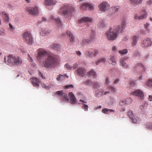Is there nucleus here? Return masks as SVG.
Instances as JSON below:
<instances>
[{
    "label": "nucleus",
    "mask_w": 152,
    "mask_h": 152,
    "mask_svg": "<svg viewBox=\"0 0 152 152\" xmlns=\"http://www.w3.org/2000/svg\"><path fill=\"white\" fill-rule=\"evenodd\" d=\"M126 26V20H124L122 21L121 26L119 25H117L114 26L113 29L110 28V30L106 33L107 39L112 41L115 40L118 36L119 33L122 32Z\"/></svg>",
    "instance_id": "f257e3e1"
},
{
    "label": "nucleus",
    "mask_w": 152,
    "mask_h": 152,
    "mask_svg": "<svg viewBox=\"0 0 152 152\" xmlns=\"http://www.w3.org/2000/svg\"><path fill=\"white\" fill-rule=\"evenodd\" d=\"M58 58L55 55L49 54L45 60L41 62L42 66L47 68L55 67L57 64Z\"/></svg>",
    "instance_id": "f03ea898"
},
{
    "label": "nucleus",
    "mask_w": 152,
    "mask_h": 152,
    "mask_svg": "<svg viewBox=\"0 0 152 152\" xmlns=\"http://www.w3.org/2000/svg\"><path fill=\"white\" fill-rule=\"evenodd\" d=\"M7 62L8 65L10 66H18L22 64L23 61L19 56L9 55L7 57Z\"/></svg>",
    "instance_id": "7ed1b4c3"
},
{
    "label": "nucleus",
    "mask_w": 152,
    "mask_h": 152,
    "mask_svg": "<svg viewBox=\"0 0 152 152\" xmlns=\"http://www.w3.org/2000/svg\"><path fill=\"white\" fill-rule=\"evenodd\" d=\"M23 40L28 44L31 45L33 42V39L31 33L28 32H24L22 35Z\"/></svg>",
    "instance_id": "20e7f679"
},
{
    "label": "nucleus",
    "mask_w": 152,
    "mask_h": 152,
    "mask_svg": "<svg viewBox=\"0 0 152 152\" xmlns=\"http://www.w3.org/2000/svg\"><path fill=\"white\" fill-rule=\"evenodd\" d=\"M110 5L107 2L104 1L98 5L99 10L101 12H105L110 8Z\"/></svg>",
    "instance_id": "39448f33"
},
{
    "label": "nucleus",
    "mask_w": 152,
    "mask_h": 152,
    "mask_svg": "<svg viewBox=\"0 0 152 152\" xmlns=\"http://www.w3.org/2000/svg\"><path fill=\"white\" fill-rule=\"evenodd\" d=\"M99 51L96 49L94 50H86L85 53V55L86 56L90 57H95L98 54Z\"/></svg>",
    "instance_id": "423d86ee"
},
{
    "label": "nucleus",
    "mask_w": 152,
    "mask_h": 152,
    "mask_svg": "<svg viewBox=\"0 0 152 152\" xmlns=\"http://www.w3.org/2000/svg\"><path fill=\"white\" fill-rule=\"evenodd\" d=\"M26 10L29 14L33 15H37L39 13L38 8L37 6L27 7Z\"/></svg>",
    "instance_id": "0eeeda50"
},
{
    "label": "nucleus",
    "mask_w": 152,
    "mask_h": 152,
    "mask_svg": "<svg viewBox=\"0 0 152 152\" xmlns=\"http://www.w3.org/2000/svg\"><path fill=\"white\" fill-rule=\"evenodd\" d=\"M152 44V42L150 38H147L142 41L141 45L142 47L147 48L151 46Z\"/></svg>",
    "instance_id": "6e6552de"
},
{
    "label": "nucleus",
    "mask_w": 152,
    "mask_h": 152,
    "mask_svg": "<svg viewBox=\"0 0 152 152\" xmlns=\"http://www.w3.org/2000/svg\"><path fill=\"white\" fill-rule=\"evenodd\" d=\"M37 54L38 57L39 58L48 56L49 54L46 50L42 48H40L37 50Z\"/></svg>",
    "instance_id": "1a4fd4ad"
},
{
    "label": "nucleus",
    "mask_w": 152,
    "mask_h": 152,
    "mask_svg": "<svg viewBox=\"0 0 152 152\" xmlns=\"http://www.w3.org/2000/svg\"><path fill=\"white\" fill-rule=\"evenodd\" d=\"M131 94L135 96L140 97L141 99L143 98L144 95L142 91L140 90H137L133 91Z\"/></svg>",
    "instance_id": "9d476101"
},
{
    "label": "nucleus",
    "mask_w": 152,
    "mask_h": 152,
    "mask_svg": "<svg viewBox=\"0 0 152 152\" xmlns=\"http://www.w3.org/2000/svg\"><path fill=\"white\" fill-rule=\"evenodd\" d=\"M67 16L71 17L75 12V9L73 5H67Z\"/></svg>",
    "instance_id": "9b49d317"
},
{
    "label": "nucleus",
    "mask_w": 152,
    "mask_h": 152,
    "mask_svg": "<svg viewBox=\"0 0 152 152\" xmlns=\"http://www.w3.org/2000/svg\"><path fill=\"white\" fill-rule=\"evenodd\" d=\"M87 8L89 10H92L94 9V6L91 4L87 3L82 4L81 6L80 9L82 10H85Z\"/></svg>",
    "instance_id": "f8f14e48"
},
{
    "label": "nucleus",
    "mask_w": 152,
    "mask_h": 152,
    "mask_svg": "<svg viewBox=\"0 0 152 152\" xmlns=\"http://www.w3.org/2000/svg\"><path fill=\"white\" fill-rule=\"evenodd\" d=\"M142 13L141 15L138 16L137 14L134 15V18L135 19L141 20L147 17V14L145 10L142 11Z\"/></svg>",
    "instance_id": "ddd939ff"
},
{
    "label": "nucleus",
    "mask_w": 152,
    "mask_h": 152,
    "mask_svg": "<svg viewBox=\"0 0 152 152\" xmlns=\"http://www.w3.org/2000/svg\"><path fill=\"white\" fill-rule=\"evenodd\" d=\"M92 21V18L87 17H84L78 20V22L79 23H82L91 22Z\"/></svg>",
    "instance_id": "4468645a"
},
{
    "label": "nucleus",
    "mask_w": 152,
    "mask_h": 152,
    "mask_svg": "<svg viewBox=\"0 0 152 152\" xmlns=\"http://www.w3.org/2000/svg\"><path fill=\"white\" fill-rule=\"evenodd\" d=\"M59 15L64 16L66 14V6L64 5L62 6L58 12Z\"/></svg>",
    "instance_id": "2eb2a0df"
},
{
    "label": "nucleus",
    "mask_w": 152,
    "mask_h": 152,
    "mask_svg": "<svg viewBox=\"0 0 152 152\" xmlns=\"http://www.w3.org/2000/svg\"><path fill=\"white\" fill-rule=\"evenodd\" d=\"M56 94L61 96L62 100L65 101L66 100V95L65 93H64L63 91H58L56 92Z\"/></svg>",
    "instance_id": "dca6fc26"
},
{
    "label": "nucleus",
    "mask_w": 152,
    "mask_h": 152,
    "mask_svg": "<svg viewBox=\"0 0 152 152\" xmlns=\"http://www.w3.org/2000/svg\"><path fill=\"white\" fill-rule=\"evenodd\" d=\"M128 115L131 119L133 123L136 124L137 123V120L136 118H134V116L132 111L131 110L129 111L128 113Z\"/></svg>",
    "instance_id": "f3484780"
},
{
    "label": "nucleus",
    "mask_w": 152,
    "mask_h": 152,
    "mask_svg": "<svg viewBox=\"0 0 152 152\" xmlns=\"http://www.w3.org/2000/svg\"><path fill=\"white\" fill-rule=\"evenodd\" d=\"M69 97L70 99V102L72 104H74L76 102V99L75 96L72 92L69 93Z\"/></svg>",
    "instance_id": "a211bd4d"
},
{
    "label": "nucleus",
    "mask_w": 152,
    "mask_h": 152,
    "mask_svg": "<svg viewBox=\"0 0 152 152\" xmlns=\"http://www.w3.org/2000/svg\"><path fill=\"white\" fill-rule=\"evenodd\" d=\"M40 80L37 77H33L32 78L31 83L34 86L38 87L39 86Z\"/></svg>",
    "instance_id": "6ab92c4d"
},
{
    "label": "nucleus",
    "mask_w": 152,
    "mask_h": 152,
    "mask_svg": "<svg viewBox=\"0 0 152 152\" xmlns=\"http://www.w3.org/2000/svg\"><path fill=\"white\" fill-rule=\"evenodd\" d=\"M0 15L1 16L4 21L8 22L9 20V18L8 15L4 11H2L0 13Z\"/></svg>",
    "instance_id": "aec40b11"
},
{
    "label": "nucleus",
    "mask_w": 152,
    "mask_h": 152,
    "mask_svg": "<svg viewBox=\"0 0 152 152\" xmlns=\"http://www.w3.org/2000/svg\"><path fill=\"white\" fill-rule=\"evenodd\" d=\"M86 72V70L84 68H80L77 70V73L82 77L85 76Z\"/></svg>",
    "instance_id": "412c9836"
},
{
    "label": "nucleus",
    "mask_w": 152,
    "mask_h": 152,
    "mask_svg": "<svg viewBox=\"0 0 152 152\" xmlns=\"http://www.w3.org/2000/svg\"><path fill=\"white\" fill-rule=\"evenodd\" d=\"M44 4L46 6L55 5L56 2L53 0H44Z\"/></svg>",
    "instance_id": "4be33fe9"
},
{
    "label": "nucleus",
    "mask_w": 152,
    "mask_h": 152,
    "mask_svg": "<svg viewBox=\"0 0 152 152\" xmlns=\"http://www.w3.org/2000/svg\"><path fill=\"white\" fill-rule=\"evenodd\" d=\"M132 101L131 98H127L125 100H121L119 102V104L121 106H123L125 104H130Z\"/></svg>",
    "instance_id": "5701e85b"
},
{
    "label": "nucleus",
    "mask_w": 152,
    "mask_h": 152,
    "mask_svg": "<svg viewBox=\"0 0 152 152\" xmlns=\"http://www.w3.org/2000/svg\"><path fill=\"white\" fill-rule=\"evenodd\" d=\"M67 35L71 42H73L75 40V37L73 34L69 31H67Z\"/></svg>",
    "instance_id": "b1692460"
},
{
    "label": "nucleus",
    "mask_w": 152,
    "mask_h": 152,
    "mask_svg": "<svg viewBox=\"0 0 152 152\" xmlns=\"http://www.w3.org/2000/svg\"><path fill=\"white\" fill-rule=\"evenodd\" d=\"M131 4L135 6L141 4L143 0H130Z\"/></svg>",
    "instance_id": "393cba45"
},
{
    "label": "nucleus",
    "mask_w": 152,
    "mask_h": 152,
    "mask_svg": "<svg viewBox=\"0 0 152 152\" xmlns=\"http://www.w3.org/2000/svg\"><path fill=\"white\" fill-rule=\"evenodd\" d=\"M138 39V37L136 35L134 36L132 38V47L135 46L136 44Z\"/></svg>",
    "instance_id": "a878e982"
},
{
    "label": "nucleus",
    "mask_w": 152,
    "mask_h": 152,
    "mask_svg": "<svg viewBox=\"0 0 152 152\" xmlns=\"http://www.w3.org/2000/svg\"><path fill=\"white\" fill-rule=\"evenodd\" d=\"M128 58L126 57L125 58H124L122 59L121 61V64L122 65L124 68H128V66L126 64L125 62L126 60V59H127Z\"/></svg>",
    "instance_id": "bb28decb"
},
{
    "label": "nucleus",
    "mask_w": 152,
    "mask_h": 152,
    "mask_svg": "<svg viewBox=\"0 0 152 152\" xmlns=\"http://www.w3.org/2000/svg\"><path fill=\"white\" fill-rule=\"evenodd\" d=\"M51 48L56 50H58L60 48V46L58 44H53L51 45Z\"/></svg>",
    "instance_id": "cd10ccee"
},
{
    "label": "nucleus",
    "mask_w": 152,
    "mask_h": 152,
    "mask_svg": "<svg viewBox=\"0 0 152 152\" xmlns=\"http://www.w3.org/2000/svg\"><path fill=\"white\" fill-rule=\"evenodd\" d=\"M66 74H64V75H59L56 78V79L58 81L64 80L66 79Z\"/></svg>",
    "instance_id": "c85d7f7f"
},
{
    "label": "nucleus",
    "mask_w": 152,
    "mask_h": 152,
    "mask_svg": "<svg viewBox=\"0 0 152 152\" xmlns=\"http://www.w3.org/2000/svg\"><path fill=\"white\" fill-rule=\"evenodd\" d=\"M114 111L115 110H113L108 109L106 108L103 109L102 110V112L105 114H108V112H114Z\"/></svg>",
    "instance_id": "c756f323"
},
{
    "label": "nucleus",
    "mask_w": 152,
    "mask_h": 152,
    "mask_svg": "<svg viewBox=\"0 0 152 152\" xmlns=\"http://www.w3.org/2000/svg\"><path fill=\"white\" fill-rule=\"evenodd\" d=\"M105 61L106 59L104 58H101L95 62V64L96 65H98L101 63L105 62Z\"/></svg>",
    "instance_id": "7c9ffc66"
},
{
    "label": "nucleus",
    "mask_w": 152,
    "mask_h": 152,
    "mask_svg": "<svg viewBox=\"0 0 152 152\" xmlns=\"http://www.w3.org/2000/svg\"><path fill=\"white\" fill-rule=\"evenodd\" d=\"M88 75V77L93 76L94 77H95L96 75V74L93 70L92 69L89 72Z\"/></svg>",
    "instance_id": "2f4dec72"
},
{
    "label": "nucleus",
    "mask_w": 152,
    "mask_h": 152,
    "mask_svg": "<svg viewBox=\"0 0 152 152\" xmlns=\"http://www.w3.org/2000/svg\"><path fill=\"white\" fill-rule=\"evenodd\" d=\"M49 32L45 29H42L40 32V34L42 36H45L47 35Z\"/></svg>",
    "instance_id": "473e14b6"
},
{
    "label": "nucleus",
    "mask_w": 152,
    "mask_h": 152,
    "mask_svg": "<svg viewBox=\"0 0 152 152\" xmlns=\"http://www.w3.org/2000/svg\"><path fill=\"white\" fill-rule=\"evenodd\" d=\"M91 41L90 39H84L83 40V44H82V45L83 46L84 44H88L91 42Z\"/></svg>",
    "instance_id": "72a5a7b5"
},
{
    "label": "nucleus",
    "mask_w": 152,
    "mask_h": 152,
    "mask_svg": "<svg viewBox=\"0 0 152 152\" xmlns=\"http://www.w3.org/2000/svg\"><path fill=\"white\" fill-rule=\"evenodd\" d=\"M95 32L94 31H92L91 32L90 36L89 39L91 41L94 40L95 38Z\"/></svg>",
    "instance_id": "f704fd0d"
},
{
    "label": "nucleus",
    "mask_w": 152,
    "mask_h": 152,
    "mask_svg": "<svg viewBox=\"0 0 152 152\" xmlns=\"http://www.w3.org/2000/svg\"><path fill=\"white\" fill-rule=\"evenodd\" d=\"M118 52L120 54L124 55L128 53V50L127 49H125L123 50H119Z\"/></svg>",
    "instance_id": "c9c22d12"
},
{
    "label": "nucleus",
    "mask_w": 152,
    "mask_h": 152,
    "mask_svg": "<svg viewBox=\"0 0 152 152\" xmlns=\"http://www.w3.org/2000/svg\"><path fill=\"white\" fill-rule=\"evenodd\" d=\"M105 25V23L103 20H101L99 22V26L101 27H104Z\"/></svg>",
    "instance_id": "e433bc0d"
},
{
    "label": "nucleus",
    "mask_w": 152,
    "mask_h": 152,
    "mask_svg": "<svg viewBox=\"0 0 152 152\" xmlns=\"http://www.w3.org/2000/svg\"><path fill=\"white\" fill-rule=\"evenodd\" d=\"M110 61L112 62L111 64L113 65L115 64L116 62L115 60V57L113 56H112L110 57Z\"/></svg>",
    "instance_id": "4c0bfd02"
},
{
    "label": "nucleus",
    "mask_w": 152,
    "mask_h": 152,
    "mask_svg": "<svg viewBox=\"0 0 152 152\" xmlns=\"http://www.w3.org/2000/svg\"><path fill=\"white\" fill-rule=\"evenodd\" d=\"M146 84L148 86L152 87V79H149L146 82Z\"/></svg>",
    "instance_id": "58836bf2"
},
{
    "label": "nucleus",
    "mask_w": 152,
    "mask_h": 152,
    "mask_svg": "<svg viewBox=\"0 0 152 152\" xmlns=\"http://www.w3.org/2000/svg\"><path fill=\"white\" fill-rule=\"evenodd\" d=\"M56 21L57 24L58 26H61V23L59 18H56L54 19Z\"/></svg>",
    "instance_id": "ea45409f"
},
{
    "label": "nucleus",
    "mask_w": 152,
    "mask_h": 152,
    "mask_svg": "<svg viewBox=\"0 0 152 152\" xmlns=\"http://www.w3.org/2000/svg\"><path fill=\"white\" fill-rule=\"evenodd\" d=\"M83 83L86 85H92V83L89 80H87L83 82Z\"/></svg>",
    "instance_id": "a19ab883"
},
{
    "label": "nucleus",
    "mask_w": 152,
    "mask_h": 152,
    "mask_svg": "<svg viewBox=\"0 0 152 152\" xmlns=\"http://www.w3.org/2000/svg\"><path fill=\"white\" fill-rule=\"evenodd\" d=\"M111 8L112 10L113 11V12H116L118 11L119 9V6H117L113 7Z\"/></svg>",
    "instance_id": "79ce46f5"
},
{
    "label": "nucleus",
    "mask_w": 152,
    "mask_h": 152,
    "mask_svg": "<svg viewBox=\"0 0 152 152\" xmlns=\"http://www.w3.org/2000/svg\"><path fill=\"white\" fill-rule=\"evenodd\" d=\"M83 106H82V108L85 111H87L88 110V107L87 104H83Z\"/></svg>",
    "instance_id": "37998d69"
},
{
    "label": "nucleus",
    "mask_w": 152,
    "mask_h": 152,
    "mask_svg": "<svg viewBox=\"0 0 152 152\" xmlns=\"http://www.w3.org/2000/svg\"><path fill=\"white\" fill-rule=\"evenodd\" d=\"M108 89L110 90L112 92H115L116 91L115 89L113 87L109 86Z\"/></svg>",
    "instance_id": "c03bdc74"
},
{
    "label": "nucleus",
    "mask_w": 152,
    "mask_h": 152,
    "mask_svg": "<svg viewBox=\"0 0 152 152\" xmlns=\"http://www.w3.org/2000/svg\"><path fill=\"white\" fill-rule=\"evenodd\" d=\"M146 126L148 129H152V124H147Z\"/></svg>",
    "instance_id": "a18cd8bd"
},
{
    "label": "nucleus",
    "mask_w": 152,
    "mask_h": 152,
    "mask_svg": "<svg viewBox=\"0 0 152 152\" xmlns=\"http://www.w3.org/2000/svg\"><path fill=\"white\" fill-rule=\"evenodd\" d=\"M99 86V83H96L94 85V88H98Z\"/></svg>",
    "instance_id": "49530a36"
},
{
    "label": "nucleus",
    "mask_w": 152,
    "mask_h": 152,
    "mask_svg": "<svg viewBox=\"0 0 152 152\" xmlns=\"http://www.w3.org/2000/svg\"><path fill=\"white\" fill-rule=\"evenodd\" d=\"M150 23H147L144 25V27L145 29H147L150 26Z\"/></svg>",
    "instance_id": "de8ad7c7"
},
{
    "label": "nucleus",
    "mask_w": 152,
    "mask_h": 152,
    "mask_svg": "<svg viewBox=\"0 0 152 152\" xmlns=\"http://www.w3.org/2000/svg\"><path fill=\"white\" fill-rule=\"evenodd\" d=\"M109 83V79L108 77L105 78V84L106 85H108Z\"/></svg>",
    "instance_id": "09e8293b"
},
{
    "label": "nucleus",
    "mask_w": 152,
    "mask_h": 152,
    "mask_svg": "<svg viewBox=\"0 0 152 152\" xmlns=\"http://www.w3.org/2000/svg\"><path fill=\"white\" fill-rule=\"evenodd\" d=\"M41 85H42V86L44 88L46 89H48V87L44 83H42Z\"/></svg>",
    "instance_id": "8fccbe9b"
},
{
    "label": "nucleus",
    "mask_w": 152,
    "mask_h": 152,
    "mask_svg": "<svg viewBox=\"0 0 152 152\" xmlns=\"http://www.w3.org/2000/svg\"><path fill=\"white\" fill-rule=\"evenodd\" d=\"M146 4L148 5H151L152 4V0H149L146 2Z\"/></svg>",
    "instance_id": "3c124183"
},
{
    "label": "nucleus",
    "mask_w": 152,
    "mask_h": 152,
    "mask_svg": "<svg viewBox=\"0 0 152 152\" xmlns=\"http://www.w3.org/2000/svg\"><path fill=\"white\" fill-rule=\"evenodd\" d=\"M28 61H30L31 62H32L33 61V60L32 58H31V57L29 55H28Z\"/></svg>",
    "instance_id": "603ef678"
},
{
    "label": "nucleus",
    "mask_w": 152,
    "mask_h": 152,
    "mask_svg": "<svg viewBox=\"0 0 152 152\" xmlns=\"http://www.w3.org/2000/svg\"><path fill=\"white\" fill-rule=\"evenodd\" d=\"M73 87L74 86L72 84L67 85V89L71 88H73Z\"/></svg>",
    "instance_id": "864d4df0"
},
{
    "label": "nucleus",
    "mask_w": 152,
    "mask_h": 152,
    "mask_svg": "<svg viewBox=\"0 0 152 152\" xmlns=\"http://www.w3.org/2000/svg\"><path fill=\"white\" fill-rule=\"evenodd\" d=\"M39 76L42 77V79H45V77L43 75V74L41 72H39Z\"/></svg>",
    "instance_id": "5fc2aeb1"
},
{
    "label": "nucleus",
    "mask_w": 152,
    "mask_h": 152,
    "mask_svg": "<svg viewBox=\"0 0 152 152\" xmlns=\"http://www.w3.org/2000/svg\"><path fill=\"white\" fill-rule=\"evenodd\" d=\"M119 81V79H117L114 81L113 83L114 84H117L118 83Z\"/></svg>",
    "instance_id": "6e6d98bb"
},
{
    "label": "nucleus",
    "mask_w": 152,
    "mask_h": 152,
    "mask_svg": "<svg viewBox=\"0 0 152 152\" xmlns=\"http://www.w3.org/2000/svg\"><path fill=\"white\" fill-rule=\"evenodd\" d=\"M77 63H75V64L73 65V66L72 68L74 69H75L77 67Z\"/></svg>",
    "instance_id": "4d7b16f0"
},
{
    "label": "nucleus",
    "mask_w": 152,
    "mask_h": 152,
    "mask_svg": "<svg viewBox=\"0 0 152 152\" xmlns=\"http://www.w3.org/2000/svg\"><path fill=\"white\" fill-rule=\"evenodd\" d=\"M145 104H143L142 105L140 106V108L142 110H143L144 109V108L143 107V106H144V107H145Z\"/></svg>",
    "instance_id": "13d9d810"
},
{
    "label": "nucleus",
    "mask_w": 152,
    "mask_h": 152,
    "mask_svg": "<svg viewBox=\"0 0 152 152\" xmlns=\"http://www.w3.org/2000/svg\"><path fill=\"white\" fill-rule=\"evenodd\" d=\"M112 49L113 51H115L116 50H117V49L116 47L115 46H113L112 47Z\"/></svg>",
    "instance_id": "bf43d9fd"
},
{
    "label": "nucleus",
    "mask_w": 152,
    "mask_h": 152,
    "mask_svg": "<svg viewBox=\"0 0 152 152\" xmlns=\"http://www.w3.org/2000/svg\"><path fill=\"white\" fill-rule=\"evenodd\" d=\"M9 26L10 28V29H11L13 30H14V29L13 28L12 26L11 25V23H9Z\"/></svg>",
    "instance_id": "052dcab7"
},
{
    "label": "nucleus",
    "mask_w": 152,
    "mask_h": 152,
    "mask_svg": "<svg viewBox=\"0 0 152 152\" xmlns=\"http://www.w3.org/2000/svg\"><path fill=\"white\" fill-rule=\"evenodd\" d=\"M148 100L150 101H152V95H149L148 98Z\"/></svg>",
    "instance_id": "680f3d73"
},
{
    "label": "nucleus",
    "mask_w": 152,
    "mask_h": 152,
    "mask_svg": "<svg viewBox=\"0 0 152 152\" xmlns=\"http://www.w3.org/2000/svg\"><path fill=\"white\" fill-rule=\"evenodd\" d=\"M76 53L79 56H80L81 54V53L80 51H76Z\"/></svg>",
    "instance_id": "e2e57ef3"
},
{
    "label": "nucleus",
    "mask_w": 152,
    "mask_h": 152,
    "mask_svg": "<svg viewBox=\"0 0 152 152\" xmlns=\"http://www.w3.org/2000/svg\"><path fill=\"white\" fill-rule=\"evenodd\" d=\"M72 67L70 66L69 65H67V69H72Z\"/></svg>",
    "instance_id": "0e129e2a"
},
{
    "label": "nucleus",
    "mask_w": 152,
    "mask_h": 152,
    "mask_svg": "<svg viewBox=\"0 0 152 152\" xmlns=\"http://www.w3.org/2000/svg\"><path fill=\"white\" fill-rule=\"evenodd\" d=\"M135 83L134 82V81H132L130 83V84L132 86L134 85Z\"/></svg>",
    "instance_id": "69168bd1"
},
{
    "label": "nucleus",
    "mask_w": 152,
    "mask_h": 152,
    "mask_svg": "<svg viewBox=\"0 0 152 152\" xmlns=\"http://www.w3.org/2000/svg\"><path fill=\"white\" fill-rule=\"evenodd\" d=\"M80 102H82L83 103H87V102H85L84 100H82V99H80Z\"/></svg>",
    "instance_id": "338daca9"
},
{
    "label": "nucleus",
    "mask_w": 152,
    "mask_h": 152,
    "mask_svg": "<svg viewBox=\"0 0 152 152\" xmlns=\"http://www.w3.org/2000/svg\"><path fill=\"white\" fill-rule=\"evenodd\" d=\"M42 20L43 21H46V19L45 17H43L42 18Z\"/></svg>",
    "instance_id": "774afa93"
}]
</instances>
